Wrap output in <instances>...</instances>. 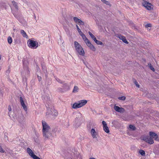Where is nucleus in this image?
I'll return each mask as SVG.
<instances>
[{
  "label": "nucleus",
  "mask_w": 159,
  "mask_h": 159,
  "mask_svg": "<svg viewBox=\"0 0 159 159\" xmlns=\"http://www.w3.org/2000/svg\"><path fill=\"white\" fill-rule=\"evenodd\" d=\"M42 124L43 126L42 132L43 136L45 138L52 139L54 136L53 134H52L50 132L51 128L50 126L44 121H42Z\"/></svg>",
  "instance_id": "1"
},
{
  "label": "nucleus",
  "mask_w": 159,
  "mask_h": 159,
  "mask_svg": "<svg viewBox=\"0 0 159 159\" xmlns=\"http://www.w3.org/2000/svg\"><path fill=\"white\" fill-rule=\"evenodd\" d=\"M74 45L75 50L78 54L80 55L84 56L85 52L81 45L77 41L74 42Z\"/></svg>",
  "instance_id": "2"
},
{
  "label": "nucleus",
  "mask_w": 159,
  "mask_h": 159,
  "mask_svg": "<svg viewBox=\"0 0 159 159\" xmlns=\"http://www.w3.org/2000/svg\"><path fill=\"white\" fill-rule=\"evenodd\" d=\"M48 111L47 112V114L51 115L56 116L58 115V112L57 110H55L52 107V105L48 104L46 106Z\"/></svg>",
  "instance_id": "3"
},
{
  "label": "nucleus",
  "mask_w": 159,
  "mask_h": 159,
  "mask_svg": "<svg viewBox=\"0 0 159 159\" xmlns=\"http://www.w3.org/2000/svg\"><path fill=\"white\" fill-rule=\"evenodd\" d=\"M28 46L32 49H36L38 47V43L37 42L35 41L28 40Z\"/></svg>",
  "instance_id": "4"
},
{
  "label": "nucleus",
  "mask_w": 159,
  "mask_h": 159,
  "mask_svg": "<svg viewBox=\"0 0 159 159\" xmlns=\"http://www.w3.org/2000/svg\"><path fill=\"white\" fill-rule=\"evenodd\" d=\"M142 4L143 6L148 10H150L153 9V6L150 3L147 1L143 2Z\"/></svg>",
  "instance_id": "5"
},
{
  "label": "nucleus",
  "mask_w": 159,
  "mask_h": 159,
  "mask_svg": "<svg viewBox=\"0 0 159 159\" xmlns=\"http://www.w3.org/2000/svg\"><path fill=\"white\" fill-rule=\"evenodd\" d=\"M42 99L44 102L46 103V106L48 105V104H49V105H52L50 103V98L48 94L43 95L42 96Z\"/></svg>",
  "instance_id": "6"
},
{
  "label": "nucleus",
  "mask_w": 159,
  "mask_h": 159,
  "mask_svg": "<svg viewBox=\"0 0 159 159\" xmlns=\"http://www.w3.org/2000/svg\"><path fill=\"white\" fill-rule=\"evenodd\" d=\"M86 41L85 42L87 46H88L93 51H95L96 49L93 45L91 43L90 41L89 40V39H86Z\"/></svg>",
  "instance_id": "7"
},
{
  "label": "nucleus",
  "mask_w": 159,
  "mask_h": 159,
  "mask_svg": "<svg viewBox=\"0 0 159 159\" xmlns=\"http://www.w3.org/2000/svg\"><path fill=\"white\" fill-rule=\"evenodd\" d=\"M91 134L93 139L98 138L99 136L98 133L95 131L94 129H91Z\"/></svg>",
  "instance_id": "8"
},
{
  "label": "nucleus",
  "mask_w": 159,
  "mask_h": 159,
  "mask_svg": "<svg viewBox=\"0 0 159 159\" xmlns=\"http://www.w3.org/2000/svg\"><path fill=\"white\" fill-rule=\"evenodd\" d=\"M20 101L21 103V106L23 107V109L25 111H27V108L22 98L21 97H20Z\"/></svg>",
  "instance_id": "9"
},
{
  "label": "nucleus",
  "mask_w": 159,
  "mask_h": 159,
  "mask_svg": "<svg viewBox=\"0 0 159 159\" xmlns=\"http://www.w3.org/2000/svg\"><path fill=\"white\" fill-rule=\"evenodd\" d=\"M114 109L116 111L121 113H123L125 111V110L124 108L120 107L116 105L114 106Z\"/></svg>",
  "instance_id": "10"
},
{
  "label": "nucleus",
  "mask_w": 159,
  "mask_h": 159,
  "mask_svg": "<svg viewBox=\"0 0 159 159\" xmlns=\"http://www.w3.org/2000/svg\"><path fill=\"white\" fill-rule=\"evenodd\" d=\"M149 135L150 137L149 139H157L158 137V135L153 132H149Z\"/></svg>",
  "instance_id": "11"
},
{
  "label": "nucleus",
  "mask_w": 159,
  "mask_h": 159,
  "mask_svg": "<svg viewBox=\"0 0 159 159\" xmlns=\"http://www.w3.org/2000/svg\"><path fill=\"white\" fill-rule=\"evenodd\" d=\"M76 117L75 118V121L78 122L82 118V114L80 112H77L75 113Z\"/></svg>",
  "instance_id": "12"
},
{
  "label": "nucleus",
  "mask_w": 159,
  "mask_h": 159,
  "mask_svg": "<svg viewBox=\"0 0 159 159\" xmlns=\"http://www.w3.org/2000/svg\"><path fill=\"white\" fill-rule=\"evenodd\" d=\"M119 38L123 42L126 44H128V42L126 40L125 37L123 36L120 35L119 36Z\"/></svg>",
  "instance_id": "13"
},
{
  "label": "nucleus",
  "mask_w": 159,
  "mask_h": 159,
  "mask_svg": "<svg viewBox=\"0 0 159 159\" xmlns=\"http://www.w3.org/2000/svg\"><path fill=\"white\" fill-rule=\"evenodd\" d=\"M78 102L81 107L85 105L87 103V101L85 100H82L79 101Z\"/></svg>",
  "instance_id": "14"
},
{
  "label": "nucleus",
  "mask_w": 159,
  "mask_h": 159,
  "mask_svg": "<svg viewBox=\"0 0 159 159\" xmlns=\"http://www.w3.org/2000/svg\"><path fill=\"white\" fill-rule=\"evenodd\" d=\"M27 152L32 157H33L34 155H35L34 153L29 148H27Z\"/></svg>",
  "instance_id": "15"
},
{
  "label": "nucleus",
  "mask_w": 159,
  "mask_h": 159,
  "mask_svg": "<svg viewBox=\"0 0 159 159\" xmlns=\"http://www.w3.org/2000/svg\"><path fill=\"white\" fill-rule=\"evenodd\" d=\"M81 107L79 104L78 102L77 103H75L73 104L72 106V108L74 109H76Z\"/></svg>",
  "instance_id": "16"
},
{
  "label": "nucleus",
  "mask_w": 159,
  "mask_h": 159,
  "mask_svg": "<svg viewBox=\"0 0 159 159\" xmlns=\"http://www.w3.org/2000/svg\"><path fill=\"white\" fill-rule=\"evenodd\" d=\"M11 2L13 6L15 7V9L16 10H18V7L17 3L14 1H12Z\"/></svg>",
  "instance_id": "17"
},
{
  "label": "nucleus",
  "mask_w": 159,
  "mask_h": 159,
  "mask_svg": "<svg viewBox=\"0 0 159 159\" xmlns=\"http://www.w3.org/2000/svg\"><path fill=\"white\" fill-rule=\"evenodd\" d=\"M62 88L68 90L69 89V87L67 83H62Z\"/></svg>",
  "instance_id": "18"
},
{
  "label": "nucleus",
  "mask_w": 159,
  "mask_h": 159,
  "mask_svg": "<svg viewBox=\"0 0 159 159\" xmlns=\"http://www.w3.org/2000/svg\"><path fill=\"white\" fill-rule=\"evenodd\" d=\"M141 146L143 147H145L147 146V142L145 140H142Z\"/></svg>",
  "instance_id": "19"
},
{
  "label": "nucleus",
  "mask_w": 159,
  "mask_h": 159,
  "mask_svg": "<svg viewBox=\"0 0 159 159\" xmlns=\"http://www.w3.org/2000/svg\"><path fill=\"white\" fill-rule=\"evenodd\" d=\"M20 33L24 37L26 38L28 37V36L27 35L26 33L23 30H20Z\"/></svg>",
  "instance_id": "20"
},
{
  "label": "nucleus",
  "mask_w": 159,
  "mask_h": 159,
  "mask_svg": "<svg viewBox=\"0 0 159 159\" xmlns=\"http://www.w3.org/2000/svg\"><path fill=\"white\" fill-rule=\"evenodd\" d=\"M91 38L94 41L96 39L95 36L90 31L88 32Z\"/></svg>",
  "instance_id": "21"
},
{
  "label": "nucleus",
  "mask_w": 159,
  "mask_h": 159,
  "mask_svg": "<svg viewBox=\"0 0 159 159\" xmlns=\"http://www.w3.org/2000/svg\"><path fill=\"white\" fill-rule=\"evenodd\" d=\"M103 128L104 131L107 133H108L110 131L107 125L103 127Z\"/></svg>",
  "instance_id": "22"
},
{
  "label": "nucleus",
  "mask_w": 159,
  "mask_h": 159,
  "mask_svg": "<svg viewBox=\"0 0 159 159\" xmlns=\"http://www.w3.org/2000/svg\"><path fill=\"white\" fill-rule=\"evenodd\" d=\"M129 129L131 130H134L136 129V127L134 126L130 125H129Z\"/></svg>",
  "instance_id": "23"
},
{
  "label": "nucleus",
  "mask_w": 159,
  "mask_h": 159,
  "mask_svg": "<svg viewBox=\"0 0 159 159\" xmlns=\"http://www.w3.org/2000/svg\"><path fill=\"white\" fill-rule=\"evenodd\" d=\"M148 66L149 67L150 69L152 70L154 72L155 70V69L153 68V67L152 66V64L149 63L148 64Z\"/></svg>",
  "instance_id": "24"
},
{
  "label": "nucleus",
  "mask_w": 159,
  "mask_h": 159,
  "mask_svg": "<svg viewBox=\"0 0 159 159\" xmlns=\"http://www.w3.org/2000/svg\"><path fill=\"white\" fill-rule=\"evenodd\" d=\"M146 140L147 143H148L150 144H152L154 143V142L153 140Z\"/></svg>",
  "instance_id": "25"
},
{
  "label": "nucleus",
  "mask_w": 159,
  "mask_h": 159,
  "mask_svg": "<svg viewBox=\"0 0 159 159\" xmlns=\"http://www.w3.org/2000/svg\"><path fill=\"white\" fill-rule=\"evenodd\" d=\"M82 37L83 40L85 42H86V39H88L86 37L85 35H84L83 33L80 34Z\"/></svg>",
  "instance_id": "26"
},
{
  "label": "nucleus",
  "mask_w": 159,
  "mask_h": 159,
  "mask_svg": "<svg viewBox=\"0 0 159 159\" xmlns=\"http://www.w3.org/2000/svg\"><path fill=\"white\" fill-rule=\"evenodd\" d=\"M95 43L98 45H103V43L101 41L98 40L97 39H96V40H95L94 41Z\"/></svg>",
  "instance_id": "27"
},
{
  "label": "nucleus",
  "mask_w": 159,
  "mask_h": 159,
  "mask_svg": "<svg viewBox=\"0 0 159 159\" xmlns=\"http://www.w3.org/2000/svg\"><path fill=\"white\" fill-rule=\"evenodd\" d=\"M139 153L142 156H145V151L142 150H140L139 151Z\"/></svg>",
  "instance_id": "28"
},
{
  "label": "nucleus",
  "mask_w": 159,
  "mask_h": 159,
  "mask_svg": "<svg viewBox=\"0 0 159 159\" xmlns=\"http://www.w3.org/2000/svg\"><path fill=\"white\" fill-rule=\"evenodd\" d=\"M78 87L77 86H75L74 87L73 90L72 92L73 93H76L78 91Z\"/></svg>",
  "instance_id": "29"
},
{
  "label": "nucleus",
  "mask_w": 159,
  "mask_h": 159,
  "mask_svg": "<svg viewBox=\"0 0 159 159\" xmlns=\"http://www.w3.org/2000/svg\"><path fill=\"white\" fill-rule=\"evenodd\" d=\"M73 19L74 21L76 23H79V21L80 20V19H79L78 18L76 17H73Z\"/></svg>",
  "instance_id": "30"
},
{
  "label": "nucleus",
  "mask_w": 159,
  "mask_h": 159,
  "mask_svg": "<svg viewBox=\"0 0 159 159\" xmlns=\"http://www.w3.org/2000/svg\"><path fill=\"white\" fill-rule=\"evenodd\" d=\"M8 42L10 44H11L12 42V39L11 37H9L7 39Z\"/></svg>",
  "instance_id": "31"
},
{
  "label": "nucleus",
  "mask_w": 159,
  "mask_h": 159,
  "mask_svg": "<svg viewBox=\"0 0 159 159\" xmlns=\"http://www.w3.org/2000/svg\"><path fill=\"white\" fill-rule=\"evenodd\" d=\"M102 1L105 4H106V5H110L109 2L107 1H106V0H102Z\"/></svg>",
  "instance_id": "32"
},
{
  "label": "nucleus",
  "mask_w": 159,
  "mask_h": 159,
  "mask_svg": "<svg viewBox=\"0 0 159 159\" xmlns=\"http://www.w3.org/2000/svg\"><path fill=\"white\" fill-rule=\"evenodd\" d=\"M76 27L77 28L78 31V32L80 34H82L83 33L81 31V30L79 28L78 26L77 25H76Z\"/></svg>",
  "instance_id": "33"
},
{
  "label": "nucleus",
  "mask_w": 159,
  "mask_h": 159,
  "mask_svg": "<svg viewBox=\"0 0 159 159\" xmlns=\"http://www.w3.org/2000/svg\"><path fill=\"white\" fill-rule=\"evenodd\" d=\"M134 84L136 85V86L137 87L139 88L140 87V85L137 82V81L136 80H134Z\"/></svg>",
  "instance_id": "34"
},
{
  "label": "nucleus",
  "mask_w": 159,
  "mask_h": 159,
  "mask_svg": "<svg viewBox=\"0 0 159 159\" xmlns=\"http://www.w3.org/2000/svg\"><path fill=\"white\" fill-rule=\"evenodd\" d=\"M55 79L58 82L61 84H62L63 82H62V81L58 78L57 77H56Z\"/></svg>",
  "instance_id": "35"
},
{
  "label": "nucleus",
  "mask_w": 159,
  "mask_h": 159,
  "mask_svg": "<svg viewBox=\"0 0 159 159\" xmlns=\"http://www.w3.org/2000/svg\"><path fill=\"white\" fill-rule=\"evenodd\" d=\"M125 96H122L120 97H119L118 98V99L121 100H124L125 99Z\"/></svg>",
  "instance_id": "36"
},
{
  "label": "nucleus",
  "mask_w": 159,
  "mask_h": 159,
  "mask_svg": "<svg viewBox=\"0 0 159 159\" xmlns=\"http://www.w3.org/2000/svg\"><path fill=\"white\" fill-rule=\"evenodd\" d=\"M78 23L79 24V25H84V22L82 21L81 20H80Z\"/></svg>",
  "instance_id": "37"
},
{
  "label": "nucleus",
  "mask_w": 159,
  "mask_h": 159,
  "mask_svg": "<svg viewBox=\"0 0 159 159\" xmlns=\"http://www.w3.org/2000/svg\"><path fill=\"white\" fill-rule=\"evenodd\" d=\"M4 3L2 2L1 0H0V10L1 9L2 7L3 6Z\"/></svg>",
  "instance_id": "38"
},
{
  "label": "nucleus",
  "mask_w": 159,
  "mask_h": 159,
  "mask_svg": "<svg viewBox=\"0 0 159 159\" xmlns=\"http://www.w3.org/2000/svg\"><path fill=\"white\" fill-rule=\"evenodd\" d=\"M146 28L151 27L152 26V25L150 23L147 24L145 25Z\"/></svg>",
  "instance_id": "39"
},
{
  "label": "nucleus",
  "mask_w": 159,
  "mask_h": 159,
  "mask_svg": "<svg viewBox=\"0 0 159 159\" xmlns=\"http://www.w3.org/2000/svg\"><path fill=\"white\" fill-rule=\"evenodd\" d=\"M102 123L103 125V127L107 125L106 122L104 121H103L102 122Z\"/></svg>",
  "instance_id": "40"
},
{
  "label": "nucleus",
  "mask_w": 159,
  "mask_h": 159,
  "mask_svg": "<svg viewBox=\"0 0 159 159\" xmlns=\"http://www.w3.org/2000/svg\"><path fill=\"white\" fill-rule=\"evenodd\" d=\"M0 152L1 153H4L5 152L4 150L0 146Z\"/></svg>",
  "instance_id": "41"
},
{
  "label": "nucleus",
  "mask_w": 159,
  "mask_h": 159,
  "mask_svg": "<svg viewBox=\"0 0 159 159\" xmlns=\"http://www.w3.org/2000/svg\"><path fill=\"white\" fill-rule=\"evenodd\" d=\"M38 80L40 81L42 80V78L41 77L39 76L38 75H37Z\"/></svg>",
  "instance_id": "42"
},
{
  "label": "nucleus",
  "mask_w": 159,
  "mask_h": 159,
  "mask_svg": "<svg viewBox=\"0 0 159 159\" xmlns=\"http://www.w3.org/2000/svg\"><path fill=\"white\" fill-rule=\"evenodd\" d=\"M8 110L9 111H11V106L9 105L8 107Z\"/></svg>",
  "instance_id": "43"
},
{
  "label": "nucleus",
  "mask_w": 159,
  "mask_h": 159,
  "mask_svg": "<svg viewBox=\"0 0 159 159\" xmlns=\"http://www.w3.org/2000/svg\"><path fill=\"white\" fill-rule=\"evenodd\" d=\"M24 64V68H25L26 69V70H27L28 71V72H29V70H28V68L27 67H26V66L25 67V64H24V63H23Z\"/></svg>",
  "instance_id": "44"
},
{
  "label": "nucleus",
  "mask_w": 159,
  "mask_h": 159,
  "mask_svg": "<svg viewBox=\"0 0 159 159\" xmlns=\"http://www.w3.org/2000/svg\"><path fill=\"white\" fill-rule=\"evenodd\" d=\"M89 159H96L94 157H91V158H89Z\"/></svg>",
  "instance_id": "45"
},
{
  "label": "nucleus",
  "mask_w": 159,
  "mask_h": 159,
  "mask_svg": "<svg viewBox=\"0 0 159 159\" xmlns=\"http://www.w3.org/2000/svg\"><path fill=\"white\" fill-rule=\"evenodd\" d=\"M45 76L46 78H47V77H48V75L46 74Z\"/></svg>",
  "instance_id": "46"
},
{
  "label": "nucleus",
  "mask_w": 159,
  "mask_h": 159,
  "mask_svg": "<svg viewBox=\"0 0 159 159\" xmlns=\"http://www.w3.org/2000/svg\"><path fill=\"white\" fill-rule=\"evenodd\" d=\"M143 2H146V1H145V0H143Z\"/></svg>",
  "instance_id": "47"
},
{
  "label": "nucleus",
  "mask_w": 159,
  "mask_h": 159,
  "mask_svg": "<svg viewBox=\"0 0 159 159\" xmlns=\"http://www.w3.org/2000/svg\"><path fill=\"white\" fill-rule=\"evenodd\" d=\"M1 55H0V60H1Z\"/></svg>",
  "instance_id": "48"
},
{
  "label": "nucleus",
  "mask_w": 159,
  "mask_h": 159,
  "mask_svg": "<svg viewBox=\"0 0 159 159\" xmlns=\"http://www.w3.org/2000/svg\"><path fill=\"white\" fill-rule=\"evenodd\" d=\"M8 70H7V71H6V72H8Z\"/></svg>",
  "instance_id": "49"
}]
</instances>
